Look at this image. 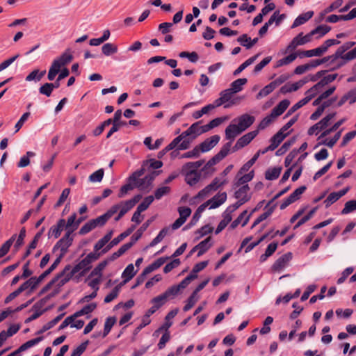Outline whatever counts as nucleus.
Listing matches in <instances>:
<instances>
[{
  "label": "nucleus",
  "mask_w": 356,
  "mask_h": 356,
  "mask_svg": "<svg viewBox=\"0 0 356 356\" xmlns=\"http://www.w3.org/2000/svg\"><path fill=\"white\" fill-rule=\"evenodd\" d=\"M201 123L202 121H198L191 124L188 129L175 138L168 145L167 149L175 151L188 149L193 140L201 135Z\"/></svg>",
  "instance_id": "obj_1"
},
{
  "label": "nucleus",
  "mask_w": 356,
  "mask_h": 356,
  "mask_svg": "<svg viewBox=\"0 0 356 356\" xmlns=\"http://www.w3.org/2000/svg\"><path fill=\"white\" fill-rule=\"evenodd\" d=\"M203 162L199 161L188 163L183 166L181 173L185 177V181L190 186H193L197 184L202 177L200 171V168Z\"/></svg>",
  "instance_id": "obj_2"
},
{
  "label": "nucleus",
  "mask_w": 356,
  "mask_h": 356,
  "mask_svg": "<svg viewBox=\"0 0 356 356\" xmlns=\"http://www.w3.org/2000/svg\"><path fill=\"white\" fill-rule=\"evenodd\" d=\"M90 268V264L88 263V260H86L85 259H82L72 268L70 266H65L61 272V275H63L64 278L61 279L60 281V283L58 284L59 286L67 283L76 273H79L80 276L84 275Z\"/></svg>",
  "instance_id": "obj_3"
},
{
  "label": "nucleus",
  "mask_w": 356,
  "mask_h": 356,
  "mask_svg": "<svg viewBox=\"0 0 356 356\" xmlns=\"http://www.w3.org/2000/svg\"><path fill=\"white\" fill-rule=\"evenodd\" d=\"M225 133V138L228 140L229 142L225 143L222 147L219 152L215 156H227V154H230L233 141L234 140L236 136H238L242 133V131L240 130V129L236 124L232 123L227 127Z\"/></svg>",
  "instance_id": "obj_4"
},
{
  "label": "nucleus",
  "mask_w": 356,
  "mask_h": 356,
  "mask_svg": "<svg viewBox=\"0 0 356 356\" xmlns=\"http://www.w3.org/2000/svg\"><path fill=\"white\" fill-rule=\"evenodd\" d=\"M220 140V136L219 135H213L182 156H199L200 154L207 153L212 149L219 143Z\"/></svg>",
  "instance_id": "obj_5"
},
{
  "label": "nucleus",
  "mask_w": 356,
  "mask_h": 356,
  "mask_svg": "<svg viewBox=\"0 0 356 356\" xmlns=\"http://www.w3.org/2000/svg\"><path fill=\"white\" fill-rule=\"evenodd\" d=\"M136 172H139L140 175L138 174L134 181V188H137L141 191H149L155 175L152 174L147 175L145 177L140 179V177L144 175V168H142Z\"/></svg>",
  "instance_id": "obj_6"
},
{
  "label": "nucleus",
  "mask_w": 356,
  "mask_h": 356,
  "mask_svg": "<svg viewBox=\"0 0 356 356\" xmlns=\"http://www.w3.org/2000/svg\"><path fill=\"white\" fill-rule=\"evenodd\" d=\"M234 94L229 88L225 89L220 92V97L215 100L216 106H220L221 105L230 102V104L225 105V108H228L230 105L237 104L238 101L241 100L242 97H237L236 99H232Z\"/></svg>",
  "instance_id": "obj_7"
},
{
  "label": "nucleus",
  "mask_w": 356,
  "mask_h": 356,
  "mask_svg": "<svg viewBox=\"0 0 356 356\" xmlns=\"http://www.w3.org/2000/svg\"><path fill=\"white\" fill-rule=\"evenodd\" d=\"M258 133V130H254L241 136L234 146L232 145L230 153H234L248 145L257 136Z\"/></svg>",
  "instance_id": "obj_8"
},
{
  "label": "nucleus",
  "mask_w": 356,
  "mask_h": 356,
  "mask_svg": "<svg viewBox=\"0 0 356 356\" xmlns=\"http://www.w3.org/2000/svg\"><path fill=\"white\" fill-rule=\"evenodd\" d=\"M288 134H284L282 131L280 130L276 134H275L270 139V145L263 149H259L254 156H259L260 154H266L268 150H274L277 147L282 143L285 138Z\"/></svg>",
  "instance_id": "obj_9"
},
{
  "label": "nucleus",
  "mask_w": 356,
  "mask_h": 356,
  "mask_svg": "<svg viewBox=\"0 0 356 356\" xmlns=\"http://www.w3.org/2000/svg\"><path fill=\"white\" fill-rule=\"evenodd\" d=\"M78 226L79 222L74 225L73 229L67 231L64 236L57 242L56 246L60 250L63 254H65L67 252L68 248L72 245L73 238L71 234L75 229H77Z\"/></svg>",
  "instance_id": "obj_10"
},
{
  "label": "nucleus",
  "mask_w": 356,
  "mask_h": 356,
  "mask_svg": "<svg viewBox=\"0 0 356 356\" xmlns=\"http://www.w3.org/2000/svg\"><path fill=\"white\" fill-rule=\"evenodd\" d=\"M306 186H302L296 189L287 198H286L280 206V209H286L289 205L295 202L300 198L301 195L305 191Z\"/></svg>",
  "instance_id": "obj_11"
},
{
  "label": "nucleus",
  "mask_w": 356,
  "mask_h": 356,
  "mask_svg": "<svg viewBox=\"0 0 356 356\" xmlns=\"http://www.w3.org/2000/svg\"><path fill=\"white\" fill-rule=\"evenodd\" d=\"M255 121V118L249 114H243L234 120V122H237L236 124L240 130L243 132L249 128Z\"/></svg>",
  "instance_id": "obj_12"
},
{
  "label": "nucleus",
  "mask_w": 356,
  "mask_h": 356,
  "mask_svg": "<svg viewBox=\"0 0 356 356\" xmlns=\"http://www.w3.org/2000/svg\"><path fill=\"white\" fill-rule=\"evenodd\" d=\"M222 157H212L203 167H200V171L202 177H207L212 175L216 168L214 165L221 160Z\"/></svg>",
  "instance_id": "obj_13"
},
{
  "label": "nucleus",
  "mask_w": 356,
  "mask_h": 356,
  "mask_svg": "<svg viewBox=\"0 0 356 356\" xmlns=\"http://www.w3.org/2000/svg\"><path fill=\"white\" fill-rule=\"evenodd\" d=\"M292 258L291 252L286 253L279 257L273 264L271 268L273 272H280L285 268Z\"/></svg>",
  "instance_id": "obj_14"
},
{
  "label": "nucleus",
  "mask_w": 356,
  "mask_h": 356,
  "mask_svg": "<svg viewBox=\"0 0 356 356\" xmlns=\"http://www.w3.org/2000/svg\"><path fill=\"white\" fill-rule=\"evenodd\" d=\"M337 76V74H332L325 76L320 81H318L309 89V92H312L314 95H316L321 88L334 81Z\"/></svg>",
  "instance_id": "obj_15"
},
{
  "label": "nucleus",
  "mask_w": 356,
  "mask_h": 356,
  "mask_svg": "<svg viewBox=\"0 0 356 356\" xmlns=\"http://www.w3.org/2000/svg\"><path fill=\"white\" fill-rule=\"evenodd\" d=\"M73 59V56L70 54L69 50H67L63 53L59 57L54 59L52 62V65L55 67L57 66L58 70H62V67L65 66L70 63Z\"/></svg>",
  "instance_id": "obj_16"
},
{
  "label": "nucleus",
  "mask_w": 356,
  "mask_h": 356,
  "mask_svg": "<svg viewBox=\"0 0 356 356\" xmlns=\"http://www.w3.org/2000/svg\"><path fill=\"white\" fill-rule=\"evenodd\" d=\"M305 97L300 100L298 102L295 104L290 109L287 111L285 118L289 117L292 115L294 112H296L298 109L300 108L305 104H307L313 97H314V95L312 92H309V89L305 92Z\"/></svg>",
  "instance_id": "obj_17"
},
{
  "label": "nucleus",
  "mask_w": 356,
  "mask_h": 356,
  "mask_svg": "<svg viewBox=\"0 0 356 356\" xmlns=\"http://www.w3.org/2000/svg\"><path fill=\"white\" fill-rule=\"evenodd\" d=\"M254 177V171L252 170L247 174H241L238 172L234 180V186L235 188L241 187L248 184Z\"/></svg>",
  "instance_id": "obj_18"
},
{
  "label": "nucleus",
  "mask_w": 356,
  "mask_h": 356,
  "mask_svg": "<svg viewBox=\"0 0 356 356\" xmlns=\"http://www.w3.org/2000/svg\"><path fill=\"white\" fill-rule=\"evenodd\" d=\"M140 175L139 172H134L128 179V183L122 186L119 191L118 197L122 198L124 197L130 191L134 188V181L137 175Z\"/></svg>",
  "instance_id": "obj_19"
},
{
  "label": "nucleus",
  "mask_w": 356,
  "mask_h": 356,
  "mask_svg": "<svg viewBox=\"0 0 356 356\" xmlns=\"http://www.w3.org/2000/svg\"><path fill=\"white\" fill-rule=\"evenodd\" d=\"M236 191L234 197L242 202H247L250 200V194L249 193L250 187L248 184H245Z\"/></svg>",
  "instance_id": "obj_20"
},
{
  "label": "nucleus",
  "mask_w": 356,
  "mask_h": 356,
  "mask_svg": "<svg viewBox=\"0 0 356 356\" xmlns=\"http://www.w3.org/2000/svg\"><path fill=\"white\" fill-rule=\"evenodd\" d=\"M132 206L131 203L127 201L120 202L118 204L113 205L109 210L113 211V215L118 212H120L121 214L124 216L129 210L132 209Z\"/></svg>",
  "instance_id": "obj_21"
},
{
  "label": "nucleus",
  "mask_w": 356,
  "mask_h": 356,
  "mask_svg": "<svg viewBox=\"0 0 356 356\" xmlns=\"http://www.w3.org/2000/svg\"><path fill=\"white\" fill-rule=\"evenodd\" d=\"M65 227V220L64 219H60L56 225H54L51 227L48 232V236L50 237H54L55 238H57L60 236L62 231Z\"/></svg>",
  "instance_id": "obj_22"
},
{
  "label": "nucleus",
  "mask_w": 356,
  "mask_h": 356,
  "mask_svg": "<svg viewBox=\"0 0 356 356\" xmlns=\"http://www.w3.org/2000/svg\"><path fill=\"white\" fill-rule=\"evenodd\" d=\"M224 184V181H220L217 178L214 179L213 181L205 187L203 190L200 191L197 195V197L201 198L207 196L211 191L216 190L220 186Z\"/></svg>",
  "instance_id": "obj_23"
},
{
  "label": "nucleus",
  "mask_w": 356,
  "mask_h": 356,
  "mask_svg": "<svg viewBox=\"0 0 356 356\" xmlns=\"http://www.w3.org/2000/svg\"><path fill=\"white\" fill-rule=\"evenodd\" d=\"M227 200V193L225 192L218 193L212 199L207 202V204H210V209H215L223 204Z\"/></svg>",
  "instance_id": "obj_24"
},
{
  "label": "nucleus",
  "mask_w": 356,
  "mask_h": 356,
  "mask_svg": "<svg viewBox=\"0 0 356 356\" xmlns=\"http://www.w3.org/2000/svg\"><path fill=\"white\" fill-rule=\"evenodd\" d=\"M290 102L288 99L281 101L275 108L271 111L270 114L275 118L281 115L289 107Z\"/></svg>",
  "instance_id": "obj_25"
},
{
  "label": "nucleus",
  "mask_w": 356,
  "mask_h": 356,
  "mask_svg": "<svg viewBox=\"0 0 356 356\" xmlns=\"http://www.w3.org/2000/svg\"><path fill=\"white\" fill-rule=\"evenodd\" d=\"M313 11H308L307 13L300 14L293 21L291 28L293 29L305 24L306 22L310 19L313 17Z\"/></svg>",
  "instance_id": "obj_26"
},
{
  "label": "nucleus",
  "mask_w": 356,
  "mask_h": 356,
  "mask_svg": "<svg viewBox=\"0 0 356 356\" xmlns=\"http://www.w3.org/2000/svg\"><path fill=\"white\" fill-rule=\"evenodd\" d=\"M355 44V42L352 41L345 42L337 49V51H335V56H338L339 58H343L346 60V53L345 52L350 49V48H352L353 47H354Z\"/></svg>",
  "instance_id": "obj_27"
},
{
  "label": "nucleus",
  "mask_w": 356,
  "mask_h": 356,
  "mask_svg": "<svg viewBox=\"0 0 356 356\" xmlns=\"http://www.w3.org/2000/svg\"><path fill=\"white\" fill-rule=\"evenodd\" d=\"M58 88V84L56 83H45L39 88V92L47 97H50L54 89Z\"/></svg>",
  "instance_id": "obj_28"
},
{
  "label": "nucleus",
  "mask_w": 356,
  "mask_h": 356,
  "mask_svg": "<svg viewBox=\"0 0 356 356\" xmlns=\"http://www.w3.org/2000/svg\"><path fill=\"white\" fill-rule=\"evenodd\" d=\"M211 237L209 236L196 245V248H198L197 257H201L211 247Z\"/></svg>",
  "instance_id": "obj_29"
},
{
  "label": "nucleus",
  "mask_w": 356,
  "mask_h": 356,
  "mask_svg": "<svg viewBox=\"0 0 356 356\" xmlns=\"http://www.w3.org/2000/svg\"><path fill=\"white\" fill-rule=\"evenodd\" d=\"M251 216V213H250L249 215H248V211L247 210H245L243 211L238 216V218L234 220L232 223L231 224V227L232 229H234L235 227H236L241 222L242 220L244 219L243 222H242V227H244L247 225L249 219H250V217Z\"/></svg>",
  "instance_id": "obj_30"
},
{
  "label": "nucleus",
  "mask_w": 356,
  "mask_h": 356,
  "mask_svg": "<svg viewBox=\"0 0 356 356\" xmlns=\"http://www.w3.org/2000/svg\"><path fill=\"white\" fill-rule=\"evenodd\" d=\"M247 82L248 79L246 78L238 79L230 84L229 89L234 94L239 92L243 90V86L245 85Z\"/></svg>",
  "instance_id": "obj_31"
},
{
  "label": "nucleus",
  "mask_w": 356,
  "mask_h": 356,
  "mask_svg": "<svg viewBox=\"0 0 356 356\" xmlns=\"http://www.w3.org/2000/svg\"><path fill=\"white\" fill-rule=\"evenodd\" d=\"M167 259H168V258H163V257L159 258L154 262H153L152 264H150L149 266L146 267L144 269L143 274L145 275H147V274L150 273L151 272L158 269L165 262V261Z\"/></svg>",
  "instance_id": "obj_32"
},
{
  "label": "nucleus",
  "mask_w": 356,
  "mask_h": 356,
  "mask_svg": "<svg viewBox=\"0 0 356 356\" xmlns=\"http://www.w3.org/2000/svg\"><path fill=\"white\" fill-rule=\"evenodd\" d=\"M113 234V232L111 230L108 232L102 238L97 241V243L94 246V250L95 252H98L101 249H102L106 244H107L110 240L111 239Z\"/></svg>",
  "instance_id": "obj_33"
},
{
  "label": "nucleus",
  "mask_w": 356,
  "mask_h": 356,
  "mask_svg": "<svg viewBox=\"0 0 356 356\" xmlns=\"http://www.w3.org/2000/svg\"><path fill=\"white\" fill-rule=\"evenodd\" d=\"M113 216V211H110L109 209L103 215L97 217L95 219H92L93 222H95V225L96 227L97 226H103L106 224V222Z\"/></svg>",
  "instance_id": "obj_34"
},
{
  "label": "nucleus",
  "mask_w": 356,
  "mask_h": 356,
  "mask_svg": "<svg viewBox=\"0 0 356 356\" xmlns=\"http://www.w3.org/2000/svg\"><path fill=\"white\" fill-rule=\"evenodd\" d=\"M232 219V215L225 211L223 213V219L220 222V223L218 224V225L216 229V234H218L220 232H222L226 227V226L229 224V222H231Z\"/></svg>",
  "instance_id": "obj_35"
},
{
  "label": "nucleus",
  "mask_w": 356,
  "mask_h": 356,
  "mask_svg": "<svg viewBox=\"0 0 356 356\" xmlns=\"http://www.w3.org/2000/svg\"><path fill=\"white\" fill-rule=\"evenodd\" d=\"M282 168L281 166L268 169L265 173V177L268 180L276 179L280 175Z\"/></svg>",
  "instance_id": "obj_36"
},
{
  "label": "nucleus",
  "mask_w": 356,
  "mask_h": 356,
  "mask_svg": "<svg viewBox=\"0 0 356 356\" xmlns=\"http://www.w3.org/2000/svg\"><path fill=\"white\" fill-rule=\"evenodd\" d=\"M108 264V260H104L100 262L91 272L90 277H97L102 279V271Z\"/></svg>",
  "instance_id": "obj_37"
},
{
  "label": "nucleus",
  "mask_w": 356,
  "mask_h": 356,
  "mask_svg": "<svg viewBox=\"0 0 356 356\" xmlns=\"http://www.w3.org/2000/svg\"><path fill=\"white\" fill-rule=\"evenodd\" d=\"M21 287L23 289L24 291L29 289V291L27 292V295H31L33 291L38 287V284L35 281V278L31 277L29 280L24 282L21 285Z\"/></svg>",
  "instance_id": "obj_38"
},
{
  "label": "nucleus",
  "mask_w": 356,
  "mask_h": 356,
  "mask_svg": "<svg viewBox=\"0 0 356 356\" xmlns=\"http://www.w3.org/2000/svg\"><path fill=\"white\" fill-rule=\"evenodd\" d=\"M170 232V227H164L162 229L159 234L152 241V242L149 244L148 247H153L160 243L165 236H167Z\"/></svg>",
  "instance_id": "obj_39"
},
{
  "label": "nucleus",
  "mask_w": 356,
  "mask_h": 356,
  "mask_svg": "<svg viewBox=\"0 0 356 356\" xmlns=\"http://www.w3.org/2000/svg\"><path fill=\"white\" fill-rule=\"evenodd\" d=\"M259 54H257L254 56L249 58L244 63H243L236 70H234L233 74L234 76L238 75L243 70H244L247 67L252 64L254 60L258 58Z\"/></svg>",
  "instance_id": "obj_40"
},
{
  "label": "nucleus",
  "mask_w": 356,
  "mask_h": 356,
  "mask_svg": "<svg viewBox=\"0 0 356 356\" xmlns=\"http://www.w3.org/2000/svg\"><path fill=\"white\" fill-rule=\"evenodd\" d=\"M102 51L105 56H108L117 53L118 47L113 43H106L102 46Z\"/></svg>",
  "instance_id": "obj_41"
},
{
  "label": "nucleus",
  "mask_w": 356,
  "mask_h": 356,
  "mask_svg": "<svg viewBox=\"0 0 356 356\" xmlns=\"http://www.w3.org/2000/svg\"><path fill=\"white\" fill-rule=\"evenodd\" d=\"M97 307L96 303H91L83 307L81 310L74 313V316L79 317L91 313Z\"/></svg>",
  "instance_id": "obj_42"
},
{
  "label": "nucleus",
  "mask_w": 356,
  "mask_h": 356,
  "mask_svg": "<svg viewBox=\"0 0 356 356\" xmlns=\"http://www.w3.org/2000/svg\"><path fill=\"white\" fill-rule=\"evenodd\" d=\"M167 299L164 296V295L162 293L151 300V303L152 304V306H154V309H156L158 310L161 307H162L165 303L167 302Z\"/></svg>",
  "instance_id": "obj_43"
},
{
  "label": "nucleus",
  "mask_w": 356,
  "mask_h": 356,
  "mask_svg": "<svg viewBox=\"0 0 356 356\" xmlns=\"http://www.w3.org/2000/svg\"><path fill=\"white\" fill-rule=\"evenodd\" d=\"M46 74V70L40 72L39 70H34L32 71L25 79L26 81H31L33 80L40 81L42 77Z\"/></svg>",
  "instance_id": "obj_44"
},
{
  "label": "nucleus",
  "mask_w": 356,
  "mask_h": 356,
  "mask_svg": "<svg viewBox=\"0 0 356 356\" xmlns=\"http://www.w3.org/2000/svg\"><path fill=\"white\" fill-rule=\"evenodd\" d=\"M16 235H13L9 240L6 241L0 248V258L4 257L9 251L15 239Z\"/></svg>",
  "instance_id": "obj_45"
},
{
  "label": "nucleus",
  "mask_w": 356,
  "mask_h": 356,
  "mask_svg": "<svg viewBox=\"0 0 356 356\" xmlns=\"http://www.w3.org/2000/svg\"><path fill=\"white\" fill-rule=\"evenodd\" d=\"M275 209V207H271L269 208L267 211H266L264 213L261 214L253 222L252 225V228L259 224L263 220H266L267 218H268L273 212Z\"/></svg>",
  "instance_id": "obj_46"
},
{
  "label": "nucleus",
  "mask_w": 356,
  "mask_h": 356,
  "mask_svg": "<svg viewBox=\"0 0 356 356\" xmlns=\"http://www.w3.org/2000/svg\"><path fill=\"white\" fill-rule=\"evenodd\" d=\"M297 58L296 53H292L289 56L279 60L277 63V67H281L283 65H286L292 63Z\"/></svg>",
  "instance_id": "obj_47"
},
{
  "label": "nucleus",
  "mask_w": 356,
  "mask_h": 356,
  "mask_svg": "<svg viewBox=\"0 0 356 356\" xmlns=\"http://www.w3.org/2000/svg\"><path fill=\"white\" fill-rule=\"evenodd\" d=\"M135 274L136 272L134 271V266L132 264H129L124 269L122 273V277H124L125 281L127 282L132 279Z\"/></svg>",
  "instance_id": "obj_48"
},
{
  "label": "nucleus",
  "mask_w": 356,
  "mask_h": 356,
  "mask_svg": "<svg viewBox=\"0 0 356 356\" xmlns=\"http://www.w3.org/2000/svg\"><path fill=\"white\" fill-rule=\"evenodd\" d=\"M116 322V319L115 317H108L106 318L105 324H104V329L103 332V337H105L110 332L112 327L114 325V324Z\"/></svg>",
  "instance_id": "obj_49"
},
{
  "label": "nucleus",
  "mask_w": 356,
  "mask_h": 356,
  "mask_svg": "<svg viewBox=\"0 0 356 356\" xmlns=\"http://www.w3.org/2000/svg\"><path fill=\"white\" fill-rule=\"evenodd\" d=\"M314 34H312V31L308 34L303 35L302 33H300L296 38H297V43L300 45H303L307 42H309L312 40V36Z\"/></svg>",
  "instance_id": "obj_50"
},
{
  "label": "nucleus",
  "mask_w": 356,
  "mask_h": 356,
  "mask_svg": "<svg viewBox=\"0 0 356 356\" xmlns=\"http://www.w3.org/2000/svg\"><path fill=\"white\" fill-rule=\"evenodd\" d=\"M330 30L331 28L327 25H320L312 31V34H314V35L319 34L318 38H321L327 33Z\"/></svg>",
  "instance_id": "obj_51"
},
{
  "label": "nucleus",
  "mask_w": 356,
  "mask_h": 356,
  "mask_svg": "<svg viewBox=\"0 0 356 356\" xmlns=\"http://www.w3.org/2000/svg\"><path fill=\"white\" fill-rule=\"evenodd\" d=\"M76 213H74L71 215L68 219L67 222H65V228L68 231L69 229H72L74 227V225L79 222V225L80 222L83 220V218H81L76 221Z\"/></svg>",
  "instance_id": "obj_52"
},
{
  "label": "nucleus",
  "mask_w": 356,
  "mask_h": 356,
  "mask_svg": "<svg viewBox=\"0 0 356 356\" xmlns=\"http://www.w3.org/2000/svg\"><path fill=\"white\" fill-rule=\"evenodd\" d=\"M339 44H340V41L337 39H328L325 40L319 47L323 54H324L327 51L329 47Z\"/></svg>",
  "instance_id": "obj_53"
},
{
  "label": "nucleus",
  "mask_w": 356,
  "mask_h": 356,
  "mask_svg": "<svg viewBox=\"0 0 356 356\" xmlns=\"http://www.w3.org/2000/svg\"><path fill=\"white\" fill-rule=\"evenodd\" d=\"M179 291L180 289L179 287L177 285H175L167 289L163 294L167 300H168L169 299L173 298L175 296H177Z\"/></svg>",
  "instance_id": "obj_54"
},
{
  "label": "nucleus",
  "mask_w": 356,
  "mask_h": 356,
  "mask_svg": "<svg viewBox=\"0 0 356 356\" xmlns=\"http://www.w3.org/2000/svg\"><path fill=\"white\" fill-rule=\"evenodd\" d=\"M41 339H42V337H38V338L29 340V341H26V343H24V344H22L19 348V349H17L16 351H19V353L21 351L26 350V349L37 344L39 341H41Z\"/></svg>",
  "instance_id": "obj_55"
},
{
  "label": "nucleus",
  "mask_w": 356,
  "mask_h": 356,
  "mask_svg": "<svg viewBox=\"0 0 356 356\" xmlns=\"http://www.w3.org/2000/svg\"><path fill=\"white\" fill-rule=\"evenodd\" d=\"M275 88L271 83L262 88L257 95V99H260L271 93Z\"/></svg>",
  "instance_id": "obj_56"
},
{
  "label": "nucleus",
  "mask_w": 356,
  "mask_h": 356,
  "mask_svg": "<svg viewBox=\"0 0 356 356\" xmlns=\"http://www.w3.org/2000/svg\"><path fill=\"white\" fill-rule=\"evenodd\" d=\"M208 264H209L208 261H202V262L196 264L194 266V267L190 274L191 275H193L195 279L197 278V273H199L200 271L202 270L203 269H204L207 266Z\"/></svg>",
  "instance_id": "obj_57"
},
{
  "label": "nucleus",
  "mask_w": 356,
  "mask_h": 356,
  "mask_svg": "<svg viewBox=\"0 0 356 356\" xmlns=\"http://www.w3.org/2000/svg\"><path fill=\"white\" fill-rule=\"evenodd\" d=\"M356 210V200L348 201L341 211V213L345 215Z\"/></svg>",
  "instance_id": "obj_58"
},
{
  "label": "nucleus",
  "mask_w": 356,
  "mask_h": 356,
  "mask_svg": "<svg viewBox=\"0 0 356 356\" xmlns=\"http://www.w3.org/2000/svg\"><path fill=\"white\" fill-rule=\"evenodd\" d=\"M323 54L322 51L321 50L320 47H318L316 49L302 51L301 52L300 55L305 56V57H312V56H321Z\"/></svg>",
  "instance_id": "obj_59"
},
{
  "label": "nucleus",
  "mask_w": 356,
  "mask_h": 356,
  "mask_svg": "<svg viewBox=\"0 0 356 356\" xmlns=\"http://www.w3.org/2000/svg\"><path fill=\"white\" fill-rule=\"evenodd\" d=\"M154 199V197L152 195L146 197L143 201L138 206L137 209L142 212L145 211L152 203Z\"/></svg>",
  "instance_id": "obj_60"
},
{
  "label": "nucleus",
  "mask_w": 356,
  "mask_h": 356,
  "mask_svg": "<svg viewBox=\"0 0 356 356\" xmlns=\"http://www.w3.org/2000/svg\"><path fill=\"white\" fill-rule=\"evenodd\" d=\"M150 222L151 220H148L147 222L142 225V226L138 229L136 233L134 236H132V241H134L135 243L140 237L142 234L147 229Z\"/></svg>",
  "instance_id": "obj_61"
},
{
  "label": "nucleus",
  "mask_w": 356,
  "mask_h": 356,
  "mask_svg": "<svg viewBox=\"0 0 356 356\" xmlns=\"http://www.w3.org/2000/svg\"><path fill=\"white\" fill-rule=\"evenodd\" d=\"M170 191V188L169 186H162L156 190L153 197L156 200H160L163 196L168 194Z\"/></svg>",
  "instance_id": "obj_62"
},
{
  "label": "nucleus",
  "mask_w": 356,
  "mask_h": 356,
  "mask_svg": "<svg viewBox=\"0 0 356 356\" xmlns=\"http://www.w3.org/2000/svg\"><path fill=\"white\" fill-rule=\"evenodd\" d=\"M198 296L192 293L187 300V303L184 307V312L190 310L198 300Z\"/></svg>",
  "instance_id": "obj_63"
},
{
  "label": "nucleus",
  "mask_w": 356,
  "mask_h": 356,
  "mask_svg": "<svg viewBox=\"0 0 356 356\" xmlns=\"http://www.w3.org/2000/svg\"><path fill=\"white\" fill-rule=\"evenodd\" d=\"M339 198L340 197L337 192L331 193L324 201V204L326 207H329L331 204L337 202Z\"/></svg>",
  "instance_id": "obj_64"
}]
</instances>
